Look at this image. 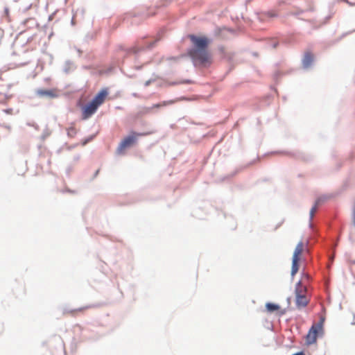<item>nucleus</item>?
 I'll return each instance as SVG.
<instances>
[{
  "mask_svg": "<svg viewBox=\"0 0 355 355\" xmlns=\"http://www.w3.org/2000/svg\"><path fill=\"white\" fill-rule=\"evenodd\" d=\"M192 45L187 49L186 53L182 57H188L191 59L194 67H209L212 64V55L209 51V46L213 40L206 35H198L188 34Z\"/></svg>",
  "mask_w": 355,
  "mask_h": 355,
  "instance_id": "obj_1",
  "label": "nucleus"
},
{
  "mask_svg": "<svg viewBox=\"0 0 355 355\" xmlns=\"http://www.w3.org/2000/svg\"><path fill=\"white\" fill-rule=\"evenodd\" d=\"M149 134L150 132H139L135 130H131L129 135L124 137L121 140L116 148V153L119 155L123 154L127 148H129L137 143L138 137L146 136Z\"/></svg>",
  "mask_w": 355,
  "mask_h": 355,
  "instance_id": "obj_2",
  "label": "nucleus"
},
{
  "mask_svg": "<svg viewBox=\"0 0 355 355\" xmlns=\"http://www.w3.org/2000/svg\"><path fill=\"white\" fill-rule=\"evenodd\" d=\"M160 38L153 39L151 41H148L147 37H143L140 41L138 42L137 44L127 49H124L125 54L124 58L128 56V55L133 53L135 55L139 54L140 52L145 50H150L153 49L155 45L159 42ZM123 50V49H122Z\"/></svg>",
  "mask_w": 355,
  "mask_h": 355,
  "instance_id": "obj_3",
  "label": "nucleus"
},
{
  "mask_svg": "<svg viewBox=\"0 0 355 355\" xmlns=\"http://www.w3.org/2000/svg\"><path fill=\"white\" fill-rule=\"evenodd\" d=\"M182 100H188V98L185 96H182L180 98H178L173 100H168V101H163L162 102L155 103L152 106L150 107H144L142 110V113L144 114H150V113H156L157 112V110L165 107L166 106L171 105L174 104L175 103L182 101Z\"/></svg>",
  "mask_w": 355,
  "mask_h": 355,
  "instance_id": "obj_4",
  "label": "nucleus"
},
{
  "mask_svg": "<svg viewBox=\"0 0 355 355\" xmlns=\"http://www.w3.org/2000/svg\"><path fill=\"white\" fill-rule=\"evenodd\" d=\"M301 285L302 280L299 279L295 284V302L297 309H301L306 307L309 303V301L307 300L306 295L302 293V289L300 288Z\"/></svg>",
  "mask_w": 355,
  "mask_h": 355,
  "instance_id": "obj_5",
  "label": "nucleus"
},
{
  "mask_svg": "<svg viewBox=\"0 0 355 355\" xmlns=\"http://www.w3.org/2000/svg\"><path fill=\"white\" fill-rule=\"evenodd\" d=\"M78 106L80 107L82 112V119L87 120L89 119L93 114H94L98 109V105H96L92 99L88 102L79 104Z\"/></svg>",
  "mask_w": 355,
  "mask_h": 355,
  "instance_id": "obj_6",
  "label": "nucleus"
},
{
  "mask_svg": "<svg viewBox=\"0 0 355 355\" xmlns=\"http://www.w3.org/2000/svg\"><path fill=\"white\" fill-rule=\"evenodd\" d=\"M324 334V329L320 330L317 326L312 324L305 336V343L307 346L312 345L317 343L318 338L322 337Z\"/></svg>",
  "mask_w": 355,
  "mask_h": 355,
  "instance_id": "obj_7",
  "label": "nucleus"
},
{
  "mask_svg": "<svg viewBox=\"0 0 355 355\" xmlns=\"http://www.w3.org/2000/svg\"><path fill=\"white\" fill-rule=\"evenodd\" d=\"M270 155H277V154H283L286 155H288L290 157H294L295 159H302L306 162H311L313 160V157L311 155H307L304 153H293L289 151H282V150H277V151H271L269 153Z\"/></svg>",
  "mask_w": 355,
  "mask_h": 355,
  "instance_id": "obj_8",
  "label": "nucleus"
},
{
  "mask_svg": "<svg viewBox=\"0 0 355 355\" xmlns=\"http://www.w3.org/2000/svg\"><path fill=\"white\" fill-rule=\"evenodd\" d=\"M329 197L327 195H322L319 197H318L313 205H312L311 208L309 211V227H312V220L314 216V213L317 209V207L322 204H323L324 202H326L328 200Z\"/></svg>",
  "mask_w": 355,
  "mask_h": 355,
  "instance_id": "obj_9",
  "label": "nucleus"
},
{
  "mask_svg": "<svg viewBox=\"0 0 355 355\" xmlns=\"http://www.w3.org/2000/svg\"><path fill=\"white\" fill-rule=\"evenodd\" d=\"M35 94L40 98H55L58 97V94L55 89H37Z\"/></svg>",
  "mask_w": 355,
  "mask_h": 355,
  "instance_id": "obj_10",
  "label": "nucleus"
},
{
  "mask_svg": "<svg viewBox=\"0 0 355 355\" xmlns=\"http://www.w3.org/2000/svg\"><path fill=\"white\" fill-rule=\"evenodd\" d=\"M108 94L109 89L107 87H103L94 96L92 100L100 107L104 103Z\"/></svg>",
  "mask_w": 355,
  "mask_h": 355,
  "instance_id": "obj_11",
  "label": "nucleus"
},
{
  "mask_svg": "<svg viewBox=\"0 0 355 355\" xmlns=\"http://www.w3.org/2000/svg\"><path fill=\"white\" fill-rule=\"evenodd\" d=\"M315 56L311 51H306L302 58V67L303 69H308L310 68L314 62Z\"/></svg>",
  "mask_w": 355,
  "mask_h": 355,
  "instance_id": "obj_12",
  "label": "nucleus"
},
{
  "mask_svg": "<svg viewBox=\"0 0 355 355\" xmlns=\"http://www.w3.org/2000/svg\"><path fill=\"white\" fill-rule=\"evenodd\" d=\"M300 259L292 258L291 276L293 279L294 276L298 272L300 267Z\"/></svg>",
  "mask_w": 355,
  "mask_h": 355,
  "instance_id": "obj_13",
  "label": "nucleus"
},
{
  "mask_svg": "<svg viewBox=\"0 0 355 355\" xmlns=\"http://www.w3.org/2000/svg\"><path fill=\"white\" fill-rule=\"evenodd\" d=\"M76 69V66L74 62L70 60H67L64 62L62 70L64 73L69 74V73L73 71Z\"/></svg>",
  "mask_w": 355,
  "mask_h": 355,
  "instance_id": "obj_14",
  "label": "nucleus"
},
{
  "mask_svg": "<svg viewBox=\"0 0 355 355\" xmlns=\"http://www.w3.org/2000/svg\"><path fill=\"white\" fill-rule=\"evenodd\" d=\"M265 308L268 313H277L280 309V305L275 302H267L265 304Z\"/></svg>",
  "mask_w": 355,
  "mask_h": 355,
  "instance_id": "obj_15",
  "label": "nucleus"
},
{
  "mask_svg": "<svg viewBox=\"0 0 355 355\" xmlns=\"http://www.w3.org/2000/svg\"><path fill=\"white\" fill-rule=\"evenodd\" d=\"M302 247H303V243L302 241H300L297 243V245L294 250L292 258L301 259L300 256H301V253H302Z\"/></svg>",
  "mask_w": 355,
  "mask_h": 355,
  "instance_id": "obj_16",
  "label": "nucleus"
},
{
  "mask_svg": "<svg viewBox=\"0 0 355 355\" xmlns=\"http://www.w3.org/2000/svg\"><path fill=\"white\" fill-rule=\"evenodd\" d=\"M265 44L268 47H271L272 49H276L278 47L279 42V41L275 40L274 38H268V39H265Z\"/></svg>",
  "mask_w": 355,
  "mask_h": 355,
  "instance_id": "obj_17",
  "label": "nucleus"
},
{
  "mask_svg": "<svg viewBox=\"0 0 355 355\" xmlns=\"http://www.w3.org/2000/svg\"><path fill=\"white\" fill-rule=\"evenodd\" d=\"M125 19H127L128 21L130 20V24H133L135 23L138 24L137 19V15L132 13H127L125 14Z\"/></svg>",
  "mask_w": 355,
  "mask_h": 355,
  "instance_id": "obj_18",
  "label": "nucleus"
},
{
  "mask_svg": "<svg viewBox=\"0 0 355 355\" xmlns=\"http://www.w3.org/2000/svg\"><path fill=\"white\" fill-rule=\"evenodd\" d=\"M261 15H263L266 17H270V18H274V17H278V14L272 10L263 11V12H261Z\"/></svg>",
  "mask_w": 355,
  "mask_h": 355,
  "instance_id": "obj_19",
  "label": "nucleus"
},
{
  "mask_svg": "<svg viewBox=\"0 0 355 355\" xmlns=\"http://www.w3.org/2000/svg\"><path fill=\"white\" fill-rule=\"evenodd\" d=\"M76 132H77L76 129L73 126H71L67 129V134L69 137H75V135H76Z\"/></svg>",
  "mask_w": 355,
  "mask_h": 355,
  "instance_id": "obj_20",
  "label": "nucleus"
},
{
  "mask_svg": "<svg viewBox=\"0 0 355 355\" xmlns=\"http://www.w3.org/2000/svg\"><path fill=\"white\" fill-rule=\"evenodd\" d=\"M157 78H159V76L155 73H153L152 78H150L149 80L145 82L144 86L148 87L152 83L155 82Z\"/></svg>",
  "mask_w": 355,
  "mask_h": 355,
  "instance_id": "obj_21",
  "label": "nucleus"
},
{
  "mask_svg": "<svg viewBox=\"0 0 355 355\" xmlns=\"http://www.w3.org/2000/svg\"><path fill=\"white\" fill-rule=\"evenodd\" d=\"M325 321V318L324 317H321L319 320V321L316 323V324H314L315 326H317L318 329H319L320 330L321 329H324V322Z\"/></svg>",
  "mask_w": 355,
  "mask_h": 355,
  "instance_id": "obj_22",
  "label": "nucleus"
},
{
  "mask_svg": "<svg viewBox=\"0 0 355 355\" xmlns=\"http://www.w3.org/2000/svg\"><path fill=\"white\" fill-rule=\"evenodd\" d=\"M94 137H95V135H89L87 137L85 138L84 139L82 140V142H81L82 145L85 146L89 142L92 141Z\"/></svg>",
  "mask_w": 355,
  "mask_h": 355,
  "instance_id": "obj_23",
  "label": "nucleus"
},
{
  "mask_svg": "<svg viewBox=\"0 0 355 355\" xmlns=\"http://www.w3.org/2000/svg\"><path fill=\"white\" fill-rule=\"evenodd\" d=\"M218 50L219 52L223 55V58L227 59L228 60H230L232 59L230 57L227 56L225 48L223 46H220L218 48Z\"/></svg>",
  "mask_w": 355,
  "mask_h": 355,
  "instance_id": "obj_24",
  "label": "nucleus"
},
{
  "mask_svg": "<svg viewBox=\"0 0 355 355\" xmlns=\"http://www.w3.org/2000/svg\"><path fill=\"white\" fill-rule=\"evenodd\" d=\"M282 73L279 71H275L273 74V80L277 83Z\"/></svg>",
  "mask_w": 355,
  "mask_h": 355,
  "instance_id": "obj_25",
  "label": "nucleus"
},
{
  "mask_svg": "<svg viewBox=\"0 0 355 355\" xmlns=\"http://www.w3.org/2000/svg\"><path fill=\"white\" fill-rule=\"evenodd\" d=\"M286 310H287V308L282 309V308L280 307V309H279V310H278V311H277V315L278 316H282V315H285V314H286Z\"/></svg>",
  "mask_w": 355,
  "mask_h": 355,
  "instance_id": "obj_26",
  "label": "nucleus"
},
{
  "mask_svg": "<svg viewBox=\"0 0 355 355\" xmlns=\"http://www.w3.org/2000/svg\"><path fill=\"white\" fill-rule=\"evenodd\" d=\"M115 69V66L113 65V64H111L110 66H109L105 71V73H111L112 72L114 71Z\"/></svg>",
  "mask_w": 355,
  "mask_h": 355,
  "instance_id": "obj_27",
  "label": "nucleus"
},
{
  "mask_svg": "<svg viewBox=\"0 0 355 355\" xmlns=\"http://www.w3.org/2000/svg\"><path fill=\"white\" fill-rule=\"evenodd\" d=\"M72 171H73V166L71 165L68 166L65 171V173H66L67 176L69 177Z\"/></svg>",
  "mask_w": 355,
  "mask_h": 355,
  "instance_id": "obj_28",
  "label": "nucleus"
},
{
  "mask_svg": "<svg viewBox=\"0 0 355 355\" xmlns=\"http://www.w3.org/2000/svg\"><path fill=\"white\" fill-rule=\"evenodd\" d=\"M334 14V12H331L329 15L326 16L322 24H326L329 21V20L332 18Z\"/></svg>",
  "mask_w": 355,
  "mask_h": 355,
  "instance_id": "obj_29",
  "label": "nucleus"
},
{
  "mask_svg": "<svg viewBox=\"0 0 355 355\" xmlns=\"http://www.w3.org/2000/svg\"><path fill=\"white\" fill-rule=\"evenodd\" d=\"M0 127L6 128L8 131L11 130V126L9 124H7V123H0Z\"/></svg>",
  "mask_w": 355,
  "mask_h": 355,
  "instance_id": "obj_30",
  "label": "nucleus"
},
{
  "mask_svg": "<svg viewBox=\"0 0 355 355\" xmlns=\"http://www.w3.org/2000/svg\"><path fill=\"white\" fill-rule=\"evenodd\" d=\"M181 84H192L193 83V81L191 79H184L180 81Z\"/></svg>",
  "mask_w": 355,
  "mask_h": 355,
  "instance_id": "obj_31",
  "label": "nucleus"
},
{
  "mask_svg": "<svg viewBox=\"0 0 355 355\" xmlns=\"http://www.w3.org/2000/svg\"><path fill=\"white\" fill-rule=\"evenodd\" d=\"M3 112L7 114H12V112H13V109L12 108H6V109L3 110Z\"/></svg>",
  "mask_w": 355,
  "mask_h": 355,
  "instance_id": "obj_32",
  "label": "nucleus"
},
{
  "mask_svg": "<svg viewBox=\"0 0 355 355\" xmlns=\"http://www.w3.org/2000/svg\"><path fill=\"white\" fill-rule=\"evenodd\" d=\"M291 355H306V353L304 350H300V351L297 352Z\"/></svg>",
  "mask_w": 355,
  "mask_h": 355,
  "instance_id": "obj_33",
  "label": "nucleus"
},
{
  "mask_svg": "<svg viewBox=\"0 0 355 355\" xmlns=\"http://www.w3.org/2000/svg\"><path fill=\"white\" fill-rule=\"evenodd\" d=\"M92 39H93V35H89V34H87L85 37V41H89V40H92Z\"/></svg>",
  "mask_w": 355,
  "mask_h": 355,
  "instance_id": "obj_34",
  "label": "nucleus"
},
{
  "mask_svg": "<svg viewBox=\"0 0 355 355\" xmlns=\"http://www.w3.org/2000/svg\"><path fill=\"white\" fill-rule=\"evenodd\" d=\"M120 71H121L123 74H125V76H128L129 78H134V77L135 76V74H132V75L126 74L122 68H120Z\"/></svg>",
  "mask_w": 355,
  "mask_h": 355,
  "instance_id": "obj_35",
  "label": "nucleus"
},
{
  "mask_svg": "<svg viewBox=\"0 0 355 355\" xmlns=\"http://www.w3.org/2000/svg\"><path fill=\"white\" fill-rule=\"evenodd\" d=\"M74 49L77 51V52L78 53V56L80 57L81 55H82L83 51L79 48H78L76 46H74Z\"/></svg>",
  "mask_w": 355,
  "mask_h": 355,
  "instance_id": "obj_36",
  "label": "nucleus"
},
{
  "mask_svg": "<svg viewBox=\"0 0 355 355\" xmlns=\"http://www.w3.org/2000/svg\"><path fill=\"white\" fill-rule=\"evenodd\" d=\"M47 55L49 56V64H52L53 62V55L51 54V53H48Z\"/></svg>",
  "mask_w": 355,
  "mask_h": 355,
  "instance_id": "obj_37",
  "label": "nucleus"
},
{
  "mask_svg": "<svg viewBox=\"0 0 355 355\" xmlns=\"http://www.w3.org/2000/svg\"><path fill=\"white\" fill-rule=\"evenodd\" d=\"M99 171H100V169H98V170H96V171L94 172V175H93V176H92V180H94V178H96L98 176V173H99Z\"/></svg>",
  "mask_w": 355,
  "mask_h": 355,
  "instance_id": "obj_38",
  "label": "nucleus"
},
{
  "mask_svg": "<svg viewBox=\"0 0 355 355\" xmlns=\"http://www.w3.org/2000/svg\"><path fill=\"white\" fill-rule=\"evenodd\" d=\"M179 84H181L180 83V82H178V81H173V82H171L169 83V85H179Z\"/></svg>",
  "mask_w": 355,
  "mask_h": 355,
  "instance_id": "obj_39",
  "label": "nucleus"
},
{
  "mask_svg": "<svg viewBox=\"0 0 355 355\" xmlns=\"http://www.w3.org/2000/svg\"><path fill=\"white\" fill-rule=\"evenodd\" d=\"M80 155L79 154H78V155H74L73 160L75 162H77L80 159Z\"/></svg>",
  "mask_w": 355,
  "mask_h": 355,
  "instance_id": "obj_40",
  "label": "nucleus"
},
{
  "mask_svg": "<svg viewBox=\"0 0 355 355\" xmlns=\"http://www.w3.org/2000/svg\"><path fill=\"white\" fill-rule=\"evenodd\" d=\"M35 21V19H32V18H29V19H26L24 21V24H26L27 23H28L29 21Z\"/></svg>",
  "mask_w": 355,
  "mask_h": 355,
  "instance_id": "obj_41",
  "label": "nucleus"
},
{
  "mask_svg": "<svg viewBox=\"0 0 355 355\" xmlns=\"http://www.w3.org/2000/svg\"><path fill=\"white\" fill-rule=\"evenodd\" d=\"M71 24L72 26H74L76 24L75 15H73V17H72V19L71 20Z\"/></svg>",
  "mask_w": 355,
  "mask_h": 355,
  "instance_id": "obj_42",
  "label": "nucleus"
},
{
  "mask_svg": "<svg viewBox=\"0 0 355 355\" xmlns=\"http://www.w3.org/2000/svg\"><path fill=\"white\" fill-rule=\"evenodd\" d=\"M65 191H66V192H68V193H76V191L75 190H71V189H67L65 190Z\"/></svg>",
  "mask_w": 355,
  "mask_h": 355,
  "instance_id": "obj_43",
  "label": "nucleus"
},
{
  "mask_svg": "<svg viewBox=\"0 0 355 355\" xmlns=\"http://www.w3.org/2000/svg\"><path fill=\"white\" fill-rule=\"evenodd\" d=\"M143 68V65H136L135 66V69L136 70H141Z\"/></svg>",
  "mask_w": 355,
  "mask_h": 355,
  "instance_id": "obj_44",
  "label": "nucleus"
},
{
  "mask_svg": "<svg viewBox=\"0 0 355 355\" xmlns=\"http://www.w3.org/2000/svg\"><path fill=\"white\" fill-rule=\"evenodd\" d=\"M54 15H55V12H54V13H53V14H51V15H50L49 16V21H51V20H53Z\"/></svg>",
  "mask_w": 355,
  "mask_h": 355,
  "instance_id": "obj_45",
  "label": "nucleus"
},
{
  "mask_svg": "<svg viewBox=\"0 0 355 355\" xmlns=\"http://www.w3.org/2000/svg\"><path fill=\"white\" fill-rule=\"evenodd\" d=\"M349 33H343L341 37L338 40H340L341 38L344 37L345 36H346L347 35H348Z\"/></svg>",
  "mask_w": 355,
  "mask_h": 355,
  "instance_id": "obj_46",
  "label": "nucleus"
},
{
  "mask_svg": "<svg viewBox=\"0 0 355 355\" xmlns=\"http://www.w3.org/2000/svg\"><path fill=\"white\" fill-rule=\"evenodd\" d=\"M287 303H288V307L287 308H288L289 305H290V303H291V297H288L287 298Z\"/></svg>",
  "mask_w": 355,
  "mask_h": 355,
  "instance_id": "obj_47",
  "label": "nucleus"
},
{
  "mask_svg": "<svg viewBox=\"0 0 355 355\" xmlns=\"http://www.w3.org/2000/svg\"><path fill=\"white\" fill-rule=\"evenodd\" d=\"M73 310H67V309H64V313H67H67H71V312H73Z\"/></svg>",
  "mask_w": 355,
  "mask_h": 355,
  "instance_id": "obj_48",
  "label": "nucleus"
},
{
  "mask_svg": "<svg viewBox=\"0 0 355 355\" xmlns=\"http://www.w3.org/2000/svg\"><path fill=\"white\" fill-rule=\"evenodd\" d=\"M4 12H5L6 14H8V13H9V9H8V8H5V9H4Z\"/></svg>",
  "mask_w": 355,
  "mask_h": 355,
  "instance_id": "obj_49",
  "label": "nucleus"
},
{
  "mask_svg": "<svg viewBox=\"0 0 355 355\" xmlns=\"http://www.w3.org/2000/svg\"><path fill=\"white\" fill-rule=\"evenodd\" d=\"M229 31H230V33H235V31L234 29H232V28H230Z\"/></svg>",
  "mask_w": 355,
  "mask_h": 355,
  "instance_id": "obj_50",
  "label": "nucleus"
},
{
  "mask_svg": "<svg viewBox=\"0 0 355 355\" xmlns=\"http://www.w3.org/2000/svg\"><path fill=\"white\" fill-rule=\"evenodd\" d=\"M83 67L84 69H90V66H88V65H87V66H83Z\"/></svg>",
  "mask_w": 355,
  "mask_h": 355,
  "instance_id": "obj_51",
  "label": "nucleus"
},
{
  "mask_svg": "<svg viewBox=\"0 0 355 355\" xmlns=\"http://www.w3.org/2000/svg\"><path fill=\"white\" fill-rule=\"evenodd\" d=\"M271 89L274 90L275 92L277 93V90L276 88L273 87H271Z\"/></svg>",
  "mask_w": 355,
  "mask_h": 355,
  "instance_id": "obj_52",
  "label": "nucleus"
},
{
  "mask_svg": "<svg viewBox=\"0 0 355 355\" xmlns=\"http://www.w3.org/2000/svg\"><path fill=\"white\" fill-rule=\"evenodd\" d=\"M341 166H342L341 164H338V169L340 168L341 167Z\"/></svg>",
  "mask_w": 355,
  "mask_h": 355,
  "instance_id": "obj_53",
  "label": "nucleus"
},
{
  "mask_svg": "<svg viewBox=\"0 0 355 355\" xmlns=\"http://www.w3.org/2000/svg\"><path fill=\"white\" fill-rule=\"evenodd\" d=\"M75 146H71L69 148V150L72 149Z\"/></svg>",
  "mask_w": 355,
  "mask_h": 355,
  "instance_id": "obj_54",
  "label": "nucleus"
},
{
  "mask_svg": "<svg viewBox=\"0 0 355 355\" xmlns=\"http://www.w3.org/2000/svg\"><path fill=\"white\" fill-rule=\"evenodd\" d=\"M283 100L285 101L286 100V96H284L283 97Z\"/></svg>",
  "mask_w": 355,
  "mask_h": 355,
  "instance_id": "obj_55",
  "label": "nucleus"
},
{
  "mask_svg": "<svg viewBox=\"0 0 355 355\" xmlns=\"http://www.w3.org/2000/svg\"><path fill=\"white\" fill-rule=\"evenodd\" d=\"M253 55L257 56L258 55V53H254Z\"/></svg>",
  "mask_w": 355,
  "mask_h": 355,
  "instance_id": "obj_56",
  "label": "nucleus"
},
{
  "mask_svg": "<svg viewBox=\"0 0 355 355\" xmlns=\"http://www.w3.org/2000/svg\"><path fill=\"white\" fill-rule=\"evenodd\" d=\"M254 162H255V160H253V161L250 163V164H254Z\"/></svg>",
  "mask_w": 355,
  "mask_h": 355,
  "instance_id": "obj_57",
  "label": "nucleus"
},
{
  "mask_svg": "<svg viewBox=\"0 0 355 355\" xmlns=\"http://www.w3.org/2000/svg\"><path fill=\"white\" fill-rule=\"evenodd\" d=\"M45 135H46V133H44V135L42 136L43 138H45Z\"/></svg>",
  "mask_w": 355,
  "mask_h": 355,
  "instance_id": "obj_58",
  "label": "nucleus"
},
{
  "mask_svg": "<svg viewBox=\"0 0 355 355\" xmlns=\"http://www.w3.org/2000/svg\"><path fill=\"white\" fill-rule=\"evenodd\" d=\"M45 135H46V133H44V135L42 136L43 138H45Z\"/></svg>",
  "mask_w": 355,
  "mask_h": 355,
  "instance_id": "obj_59",
  "label": "nucleus"
},
{
  "mask_svg": "<svg viewBox=\"0 0 355 355\" xmlns=\"http://www.w3.org/2000/svg\"><path fill=\"white\" fill-rule=\"evenodd\" d=\"M83 308H80V309H78V311H81V310H83Z\"/></svg>",
  "mask_w": 355,
  "mask_h": 355,
  "instance_id": "obj_60",
  "label": "nucleus"
},
{
  "mask_svg": "<svg viewBox=\"0 0 355 355\" xmlns=\"http://www.w3.org/2000/svg\"><path fill=\"white\" fill-rule=\"evenodd\" d=\"M258 19H259V21H261V20H262V19H261V17H258Z\"/></svg>",
  "mask_w": 355,
  "mask_h": 355,
  "instance_id": "obj_61",
  "label": "nucleus"
},
{
  "mask_svg": "<svg viewBox=\"0 0 355 355\" xmlns=\"http://www.w3.org/2000/svg\"><path fill=\"white\" fill-rule=\"evenodd\" d=\"M355 32V30L351 31V33ZM350 33V32H349Z\"/></svg>",
  "mask_w": 355,
  "mask_h": 355,
  "instance_id": "obj_62",
  "label": "nucleus"
},
{
  "mask_svg": "<svg viewBox=\"0 0 355 355\" xmlns=\"http://www.w3.org/2000/svg\"><path fill=\"white\" fill-rule=\"evenodd\" d=\"M355 32V30L351 31V33ZM350 33V32H349Z\"/></svg>",
  "mask_w": 355,
  "mask_h": 355,
  "instance_id": "obj_63",
  "label": "nucleus"
},
{
  "mask_svg": "<svg viewBox=\"0 0 355 355\" xmlns=\"http://www.w3.org/2000/svg\"><path fill=\"white\" fill-rule=\"evenodd\" d=\"M236 174V172L232 173V176H234Z\"/></svg>",
  "mask_w": 355,
  "mask_h": 355,
  "instance_id": "obj_64",
  "label": "nucleus"
}]
</instances>
